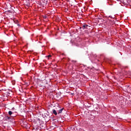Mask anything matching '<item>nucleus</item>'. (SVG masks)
I'll list each match as a JSON object with an SVG mask.
<instances>
[{
  "label": "nucleus",
  "mask_w": 131,
  "mask_h": 131,
  "mask_svg": "<svg viewBox=\"0 0 131 131\" xmlns=\"http://www.w3.org/2000/svg\"><path fill=\"white\" fill-rule=\"evenodd\" d=\"M88 27H90V26L88 25H84L82 26L83 29H88Z\"/></svg>",
  "instance_id": "f257e3e1"
},
{
  "label": "nucleus",
  "mask_w": 131,
  "mask_h": 131,
  "mask_svg": "<svg viewBox=\"0 0 131 131\" xmlns=\"http://www.w3.org/2000/svg\"><path fill=\"white\" fill-rule=\"evenodd\" d=\"M63 109H64L63 108L60 109L59 110H58L57 111V114H61V113H62V112H63Z\"/></svg>",
  "instance_id": "f03ea898"
},
{
  "label": "nucleus",
  "mask_w": 131,
  "mask_h": 131,
  "mask_svg": "<svg viewBox=\"0 0 131 131\" xmlns=\"http://www.w3.org/2000/svg\"><path fill=\"white\" fill-rule=\"evenodd\" d=\"M52 111L54 115H58V113L57 112V111H56V110H53Z\"/></svg>",
  "instance_id": "7ed1b4c3"
},
{
  "label": "nucleus",
  "mask_w": 131,
  "mask_h": 131,
  "mask_svg": "<svg viewBox=\"0 0 131 131\" xmlns=\"http://www.w3.org/2000/svg\"><path fill=\"white\" fill-rule=\"evenodd\" d=\"M11 118L10 117H8V116H7L6 117V120H10V119Z\"/></svg>",
  "instance_id": "20e7f679"
},
{
  "label": "nucleus",
  "mask_w": 131,
  "mask_h": 131,
  "mask_svg": "<svg viewBox=\"0 0 131 131\" xmlns=\"http://www.w3.org/2000/svg\"><path fill=\"white\" fill-rule=\"evenodd\" d=\"M8 114L9 115H12L13 114V112H12V111H9L8 112Z\"/></svg>",
  "instance_id": "39448f33"
},
{
  "label": "nucleus",
  "mask_w": 131,
  "mask_h": 131,
  "mask_svg": "<svg viewBox=\"0 0 131 131\" xmlns=\"http://www.w3.org/2000/svg\"><path fill=\"white\" fill-rule=\"evenodd\" d=\"M26 6H27V7H29L30 6V3H28L26 4Z\"/></svg>",
  "instance_id": "423d86ee"
},
{
  "label": "nucleus",
  "mask_w": 131,
  "mask_h": 131,
  "mask_svg": "<svg viewBox=\"0 0 131 131\" xmlns=\"http://www.w3.org/2000/svg\"><path fill=\"white\" fill-rule=\"evenodd\" d=\"M50 57H51V55L48 56V58H50Z\"/></svg>",
  "instance_id": "0eeeda50"
},
{
  "label": "nucleus",
  "mask_w": 131,
  "mask_h": 131,
  "mask_svg": "<svg viewBox=\"0 0 131 131\" xmlns=\"http://www.w3.org/2000/svg\"><path fill=\"white\" fill-rule=\"evenodd\" d=\"M45 18H47V16H45Z\"/></svg>",
  "instance_id": "6e6552de"
}]
</instances>
